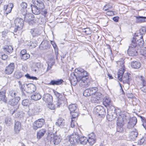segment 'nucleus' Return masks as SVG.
Returning a JSON list of instances; mask_svg holds the SVG:
<instances>
[{"label":"nucleus","mask_w":146,"mask_h":146,"mask_svg":"<svg viewBox=\"0 0 146 146\" xmlns=\"http://www.w3.org/2000/svg\"><path fill=\"white\" fill-rule=\"evenodd\" d=\"M118 115L117 119V131L121 132L123 131V126L124 125L123 118L120 115Z\"/></svg>","instance_id":"7"},{"label":"nucleus","mask_w":146,"mask_h":146,"mask_svg":"<svg viewBox=\"0 0 146 146\" xmlns=\"http://www.w3.org/2000/svg\"><path fill=\"white\" fill-rule=\"evenodd\" d=\"M50 45L47 40L43 41L39 46V48L42 50L47 49L50 48Z\"/></svg>","instance_id":"19"},{"label":"nucleus","mask_w":146,"mask_h":146,"mask_svg":"<svg viewBox=\"0 0 146 146\" xmlns=\"http://www.w3.org/2000/svg\"><path fill=\"white\" fill-rule=\"evenodd\" d=\"M24 16V18L25 21L27 22H29L32 20V15L30 14L26 13L25 15H22Z\"/></svg>","instance_id":"34"},{"label":"nucleus","mask_w":146,"mask_h":146,"mask_svg":"<svg viewBox=\"0 0 146 146\" xmlns=\"http://www.w3.org/2000/svg\"><path fill=\"white\" fill-rule=\"evenodd\" d=\"M48 107L51 110H54L55 108L54 105L52 103L48 104Z\"/></svg>","instance_id":"58"},{"label":"nucleus","mask_w":146,"mask_h":146,"mask_svg":"<svg viewBox=\"0 0 146 146\" xmlns=\"http://www.w3.org/2000/svg\"><path fill=\"white\" fill-rule=\"evenodd\" d=\"M68 108L70 113H72V112L78 111L77 109V105L75 104L70 105L69 106Z\"/></svg>","instance_id":"32"},{"label":"nucleus","mask_w":146,"mask_h":146,"mask_svg":"<svg viewBox=\"0 0 146 146\" xmlns=\"http://www.w3.org/2000/svg\"><path fill=\"white\" fill-rule=\"evenodd\" d=\"M27 4L25 2H23L21 4V13L22 15H25L27 12Z\"/></svg>","instance_id":"21"},{"label":"nucleus","mask_w":146,"mask_h":146,"mask_svg":"<svg viewBox=\"0 0 146 146\" xmlns=\"http://www.w3.org/2000/svg\"><path fill=\"white\" fill-rule=\"evenodd\" d=\"M32 13L35 15H38L41 13V10L44 8L43 3L39 0L35 1L31 5Z\"/></svg>","instance_id":"1"},{"label":"nucleus","mask_w":146,"mask_h":146,"mask_svg":"<svg viewBox=\"0 0 146 146\" xmlns=\"http://www.w3.org/2000/svg\"><path fill=\"white\" fill-rule=\"evenodd\" d=\"M46 130L45 129H40L37 133L36 138L39 140L44 136L46 132Z\"/></svg>","instance_id":"22"},{"label":"nucleus","mask_w":146,"mask_h":146,"mask_svg":"<svg viewBox=\"0 0 146 146\" xmlns=\"http://www.w3.org/2000/svg\"><path fill=\"white\" fill-rule=\"evenodd\" d=\"M72 116V119L74 118H75L76 117H77L79 115V113L78 112V111H75L74 112H72V113H71Z\"/></svg>","instance_id":"51"},{"label":"nucleus","mask_w":146,"mask_h":146,"mask_svg":"<svg viewBox=\"0 0 146 146\" xmlns=\"http://www.w3.org/2000/svg\"><path fill=\"white\" fill-rule=\"evenodd\" d=\"M85 29L84 31L85 34L87 35H89L91 34V31L89 28H86V29Z\"/></svg>","instance_id":"57"},{"label":"nucleus","mask_w":146,"mask_h":146,"mask_svg":"<svg viewBox=\"0 0 146 146\" xmlns=\"http://www.w3.org/2000/svg\"><path fill=\"white\" fill-rule=\"evenodd\" d=\"M22 105L24 106H27L29 104V100L27 99L24 100L22 102Z\"/></svg>","instance_id":"56"},{"label":"nucleus","mask_w":146,"mask_h":146,"mask_svg":"<svg viewBox=\"0 0 146 146\" xmlns=\"http://www.w3.org/2000/svg\"><path fill=\"white\" fill-rule=\"evenodd\" d=\"M146 32V27H141L140 29L138 31L137 33L138 34L141 35H144Z\"/></svg>","instance_id":"40"},{"label":"nucleus","mask_w":146,"mask_h":146,"mask_svg":"<svg viewBox=\"0 0 146 146\" xmlns=\"http://www.w3.org/2000/svg\"><path fill=\"white\" fill-rule=\"evenodd\" d=\"M52 129L50 130V131L49 132V130L48 129V134L46 139L48 141V144L53 143L55 145H57L60 142L61 139L59 136L54 135L53 134L52 132L53 128H52Z\"/></svg>","instance_id":"2"},{"label":"nucleus","mask_w":146,"mask_h":146,"mask_svg":"<svg viewBox=\"0 0 146 146\" xmlns=\"http://www.w3.org/2000/svg\"><path fill=\"white\" fill-rule=\"evenodd\" d=\"M83 94L85 97H88L91 95L89 88L86 89L84 91Z\"/></svg>","instance_id":"48"},{"label":"nucleus","mask_w":146,"mask_h":146,"mask_svg":"<svg viewBox=\"0 0 146 146\" xmlns=\"http://www.w3.org/2000/svg\"><path fill=\"white\" fill-rule=\"evenodd\" d=\"M64 103V101L61 100V99L58 100L57 103V107H59L61 106L62 104V103Z\"/></svg>","instance_id":"55"},{"label":"nucleus","mask_w":146,"mask_h":146,"mask_svg":"<svg viewBox=\"0 0 146 146\" xmlns=\"http://www.w3.org/2000/svg\"><path fill=\"white\" fill-rule=\"evenodd\" d=\"M24 85H26L27 87L26 92L29 93L31 94L34 92L36 90L35 86L33 84H25Z\"/></svg>","instance_id":"15"},{"label":"nucleus","mask_w":146,"mask_h":146,"mask_svg":"<svg viewBox=\"0 0 146 146\" xmlns=\"http://www.w3.org/2000/svg\"><path fill=\"white\" fill-rule=\"evenodd\" d=\"M15 68L14 64L11 63L6 67L4 72L8 75L11 74L13 72Z\"/></svg>","instance_id":"13"},{"label":"nucleus","mask_w":146,"mask_h":146,"mask_svg":"<svg viewBox=\"0 0 146 146\" xmlns=\"http://www.w3.org/2000/svg\"><path fill=\"white\" fill-rule=\"evenodd\" d=\"M135 36H134L132 40H133V39L135 40V42H134V43H135V41H137V40H139L140 39H141V38H143V36L142 35H141L139 34H138L137 33H135Z\"/></svg>","instance_id":"42"},{"label":"nucleus","mask_w":146,"mask_h":146,"mask_svg":"<svg viewBox=\"0 0 146 146\" xmlns=\"http://www.w3.org/2000/svg\"><path fill=\"white\" fill-rule=\"evenodd\" d=\"M14 125V130L17 133H18L20 130L21 128V124L20 122L16 121Z\"/></svg>","instance_id":"28"},{"label":"nucleus","mask_w":146,"mask_h":146,"mask_svg":"<svg viewBox=\"0 0 146 146\" xmlns=\"http://www.w3.org/2000/svg\"><path fill=\"white\" fill-rule=\"evenodd\" d=\"M139 78L141 80V83L143 86H146V80L145 78L142 76H140Z\"/></svg>","instance_id":"47"},{"label":"nucleus","mask_w":146,"mask_h":146,"mask_svg":"<svg viewBox=\"0 0 146 146\" xmlns=\"http://www.w3.org/2000/svg\"><path fill=\"white\" fill-rule=\"evenodd\" d=\"M2 50L0 51V58L3 60H6L8 57L7 55H6Z\"/></svg>","instance_id":"44"},{"label":"nucleus","mask_w":146,"mask_h":146,"mask_svg":"<svg viewBox=\"0 0 146 146\" xmlns=\"http://www.w3.org/2000/svg\"><path fill=\"white\" fill-rule=\"evenodd\" d=\"M42 99L47 104L52 103L53 101L52 96L50 94H44Z\"/></svg>","instance_id":"18"},{"label":"nucleus","mask_w":146,"mask_h":146,"mask_svg":"<svg viewBox=\"0 0 146 146\" xmlns=\"http://www.w3.org/2000/svg\"><path fill=\"white\" fill-rule=\"evenodd\" d=\"M138 135V133L137 131L135 130V131H133L131 132L130 136L131 138L135 139L137 137Z\"/></svg>","instance_id":"38"},{"label":"nucleus","mask_w":146,"mask_h":146,"mask_svg":"<svg viewBox=\"0 0 146 146\" xmlns=\"http://www.w3.org/2000/svg\"><path fill=\"white\" fill-rule=\"evenodd\" d=\"M4 52L7 54H9L13 52V49L11 46L5 45L3 48Z\"/></svg>","instance_id":"24"},{"label":"nucleus","mask_w":146,"mask_h":146,"mask_svg":"<svg viewBox=\"0 0 146 146\" xmlns=\"http://www.w3.org/2000/svg\"><path fill=\"white\" fill-rule=\"evenodd\" d=\"M20 100V98L19 96H16L14 98L10 99L8 102V104L12 106H15L16 109H17L18 108L17 105L19 101Z\"/></svg>","instance_id":"11"},{"label":"nucleus","mask_w":146,"mask_h":146,"mask_svg":"<svg viewBox=\"0 0 146 146\" xmlns=\"http://www.w3.org/2000/svg\"><path fill=\"white\" fill-rule=\"evenodd\" d=\"M89 74L86 71H84L81 74V75L80 76V78H84V79H89L88 78V75Z\"/></svg>","instance_id":"41"},{"label":"nucleus","mask_w":146,"mask_h":146,"mask_svg":"<svg viewBox=\"0 0 146 146\" xmlns=\"http://www.w3.org/2000/svg\"><path fill=\"white\" fill-rule=\"evenodd\" d=\"M106 115V112L105 110L102 108L101 110L100 111L98 114V115L100 116V117H104Z\"/></svg>","instance_id":"49"},{"label":"nucleus","mask_w":146,"mask_h":146,"mask_svg":"<svg viewBox=\"0 0 146 146\" xmlns=\"http://www.w3.org/2000/svg\"><path fill=\"white\" fill-rule=\"evenodd\" d=\"M106 14L108 16H113L115 15L113 11H108L106 12Z\"/></svg>","instance_id":"59"},{"label":"nucleus","mask_w":146,"mask_h":146,"mask_svg":"<svg viewBox=\"0 0 146 146\" xmlns=\"http://www.w3.org/2000/svg\"><path fill=\"white\" fill-rule=\"evenodd\" d=\"M13 7V4L11 3H9L7 6H4V9H5L6 11V14H8L11 12Z\"/></svg>","instance_id":"26"},{"label":"nucleus","mask_w":146,"mask_h":146,"mask_svg":"<svg viewBox=\"0 0 146 146\" xmlns=\"http://www.w3.org/2000/svg\"><path fill=\"white\" fill-rule=\"evenodd\" d=\"M14 22L15 27L14 31L16 33L20 31L23 28L24 25V21L22 19L17 17L15 20Z\"/></svg>","instance_id":"5"},{"label":"nucleus","mask_w":146,"mask_h":146,"mask_svg":"<svg viewBox=\"0 0 146 146\" xmlns=\"http://www.w3.org/2000/svg\"><path fill=\"white\" fill-rule=\"evenodd\" d=\"M5 122L7 126H9L13 124V120L9 116H7L5 118Z\"/></svg>","instance_id":"30"},{"label":"nucleus","mask_w":146,"mask_h":146,"mask_svg":"<svg viewBox=\"0 0 146 146\" xmlns=\"http://www.w3.org/2000/svg\"><path fill=\"white\" fill-rule=\"evenodd\" d=\"M31 98L32 99L37 101L40 99L41 98V96L39 93H35L31 95Z\"/></svg>","instance_id":"33"},{"label":"nucleus","mask_w":146,"mask_h":146,"mask_svg":"<svg viewBox=\"0 0 146 146\" xmlns=\"http://www.w3.org/2000/svg\"><path fill=\"white\" fill-rule=\"evenodd\" d=\"M119 17L118 16L115 17H113L112 19L115 22H117L118 21Z\"/></svg>","instance_id":"64"},{"label":"nucleus","mask_w":146,"mask_h":146,"mask_svg":"<svg viewBox=\"0 0 146 146\" xmlns=\"http://www.w3.org/2000/svg\"><path fill=\"white\" fill-rule=\"evenodd\" d=\"M70 80H69L70 82L72 85L73 86H75L76 84L78 82H79L80 77H77L75 73L72 72L70 74Z\"/></svg>","instance_id":"10"},{"label":"nucleus","mask_w":146,"mask_h":146,"mask_svg":"<svg viewBox=\"0 0 146 146\" xmlns=\"http://www.w3.org/2000/svg\"><path fill=\"white\" fill-rule=\"evenodd\" d=\"M80 136L77 132H74L69 137V141L70 143L73 145L79 144Z\"/></svg>","instance_id":"6"},{"label":"nucleus","mask_w":146,"mask_h":146,"mask_svg":"<svg viewBox=\"0 0 146 146\" xmlns=\"http://www.w3.org/2000/svg\"><path fill=\"white\" fill-rule=\"evenodd\" d=\"M141 90L143 92L146 93V86H143Z\"/></svg>","instance_id":"62"},{"label":"nucleus","mask_w":146,"mask_h":146,"mask_svg":"<svg viewBox=\"0 0 146 146\" xmlns=\"http://www.w3.org/2000/svg\"><path fill=\"white\" fill-rule=\"evenodd\" d=\"M39 109H38L36 107H35L33 109L30 110L28 112V114L30 116H33L38 114L40 111Z\"/></svg>","instance_id":"23"},{"label":"nucleus","mask_w":146,"mask_h":146,"mask_svg":"<svg viewBox=\"0 0 146 146\" xmlns=\"http://www.w3.org/2000/svg\"><path fill=\"white\" fill-rule=\"evenodd\" d=\"M23 76V75L22 73L19 71L15 72L14 75V77L17 79L20 78Z\"/></svg>","instance_id":"46"},{"label":"nucleus","mask_w":146,"mask_h":146,"mask_svg":"<svg viewBox=\"0 0 146 146\" xmlns=\"http://www.w3.org/2000/svg\"><path fill=\"white\" fill-rule=\"evenodd\" d=\"M119 113H121L119 109H115L113 106H110L108 110L107 118L109 121L111 120L116 118Z\"/></svg>","instance_id":"3"},{"label":"nucleus","mask_w":146,"mask_h":146,"mask_svg":"<svg viewBox=\"0 0 146 146\" xmlns=\"http://www.w3.org/2000/svg\"><path fill=\"white\" fill-rule=\"evenodd\" d=\"M136 18V22L138 23H140L144 22L145 21V19H146V17L142 16H135Z\"/></svg>","instance_id":"37"},{"label":"nucleus","mask_w":146,"mask_h":146,"mask_svg":"<svg viewBox=\"0 0 146 146\" xmlns=\"http://www.w3.org/2000/svg\"><path fill=\"white\" fill-rule=\"evenodd\" d=\"M79 85L83 88L88 87L90 84V80L89 79H84V78H80L79 80Z\"/></svg>","instance_id":"12"},{"label":"nucleus","mask_w":146,"mask_h":146,"mask_svg":"<svg viewBox=\"0 0 146 146\" xmlns=\"http://www.w3.org/2000/svg\"><path fill=\"white\" fill-rule=\"evenodd\" d=\"M37 45V41L36 40H33L31 41L30 46L33 48L35 47Z\"/></svg>","instance_id":"54"},{"label":"nucleus","mask_w":146,"mask_h":146,"mask_svg":"<svg viewBox=\"0 0 146 146\" xmlns=\"http://www.w3.org/2000/svg\"><path fill=\"white\" fill-rule=\"evenodd\" d=\"M124 60L123 58L120 59L119 60L117 61V64L119 66H120L121 68H125L124 63Z\"/></svg>","instance_id":"43"},{"label":"nucleus","mask_w":146,"mask_h":146,"mask_svg":"<svg viewBox=\"0 0 146 146\" xmlns=\"http://www.w3.org/2000/svg\"><path fill=\"white\" fill-rule=\"evenodd\" d=\"M137 122V119L135 117H133L130 119L129 122L128 123L127 127L128 129L133 128Z\"/></svg>","instance_id":"17"},{"label":"nucleus","mask_w":146,"mask_h":146,"mask_svg":"<svg viewBox=\"0 0 146 146\" xmlns=\"http://www.w3.org/2000/svg\"><path fill=\"white\" fill-rule=\"evenodd\" d=\"M30 57V55L27 53L21 56V57L22 59L24 60H26L29 58Z\"/></svg>","instance_id":"52"},{"label":"nucleus","mask_w":146,"mask_h":146,"mask_svg":"<svg viewBox=\"0 0 146 146\" xmlns=\"http://www.w3.org/2000/svg\"><path fill=\"white\" fill-rule=\"evenodd\" d=\"M62 121L61 119V118H59V119H58L57 122H56V124H57L58 125L60 126V125H62H62H63V123H62Z\"/></svg>","instance_id":"60"},{"label":"nucleus","mask_w":146,"mask_h":146,"mask_svg":"<svg viewBox=\"0 0 146 146\" xmlns=\"http://www.w3.org/2000/svg\"><path fill=\"white\" fill-rule=\"evenodd\" d=\"M103 103L105 107H109L112 106V101L109 97H105L104 98Z\"/></svg>","instance_id":"20"},{"label":"nucleus","mask_w":146,"mask_h":146,"mask_svg":"<svg viewBox=\"0 0 146 146\" xmlns=\"http://www.w3.org/2000/svg\"><path fill=\"white\" fill-rule=\"evenodd\" d=\"M30 32L33 37L39 35L40 33L39 29L36 28L31 29Z\"/></svg>","instance_id":"29"},{"label":"nucleus","mask_w":146,"mask_h":146,"mask_svg":"<svg viewBox=\"0 0 146 146\" xmlns=\"http://www.w3.org/2000/svg\"><path fill=\"white\" fill-rule=\"evenodd\" d=\"M131 67L135 69H138L141 66L140 63L137 61H134L131 63Z\"/></svg>","instance_id":"31"},{"label":"nucleus","mask_w":146,"mask_h":146,"mask_svg":"<svg viewBox=\"0 0 146 146\" xmlns=\"http://www.w3.org/2000/svg\"><path fill=\"white\" fill-rule=\"evenodd\" d=\"M33 65L34 67H32V70L35 72L39 70L44 69V65L40 62H37L34 64Z\"/></svg>","instance_id":"16"},{"label":"nucleus","mask_w":146,"mask_h":146,"mask_svg":"<svg viewBox=\"0 0 146 146\" xmlns=\"http://www.w3.org/2000/svg\"><path fill=\"white\" fill-rule=\"evenodd\" d=\"M125 70V68H121L119 69L117 73L118 78L120 81H122V78L123 75Z\"/></svg>","instance_id":"27"},{"label":"nucleus","mask_w":146,"mask_h":146,"mask_svg":"<svg viewBox=\"0 0 146 146\" xmlns=\"http://www.w3.org/2000/svg\"><path fill=\"white\" fill-rule=\"evenodd\" d=\"M89 88L91 95H92V96L96 94V93L98 92H97L98 89L96 87H92Z\"/></svg>","instance_id":"39"},{"label":"nucleus","mask_w":146,"mask_h":146,"mask_svg":"<svg viewBox=\"0 0 146 146\" xmlns=\"http://www.w3.org/2000/svg\"><path fill=\"white\" fill-rule=\"evenodd\" d=\"M135 40L134 39L131 40V43L129 46V48L127 50V53L130 56H136L138 54L137 50L138 47L137 45L134 43Z\"/></svg>","instance_id":"4"},{"label":"nucleus","mask_w":146,"mask_h":146,"mask_svg":"<svg viewBox=\"0 0 146 146\" xmlns=\"http://www.w3.org/2000/svg\"><path fill=\"white\" fill-rule=\"evenodd\" d=\"M27 53L26 52V50H23L21 51L20 52V55L21 56H22L24 54H26Z\"/></svg>","instance_id":"63"},{"label":"nucleus","mask_w":146,"mask_h":146,"mask_svg":"<svg viewBox=\"0 0 146 146\" xmlns=\"http://www.w3.org/2000/svg\"><path fill=\"white\" fill-rule=\"evenodd\" d=\"M135 43L137 45V47H138V46L140 47H142L144 46V41L143 38L137 40L135 42Z\"/></svg>","instance_id":"36"},{"label":"nucleus","mask_w":146,"mask_h":146,"mask_svg":"<svg viewBox=\"0 0 146 146\" xmlns=\"http://www.w3.org/2000/svg\"><path fill=\"white\" fill-rule=\"evenodd\" d=\"M79 144L86 145L88 142L87 139L84 136L80 137Z\"/></svg>","instance_id":"35"},{"label":"nucleus","mask_w":146,"mask_h":146,"mask_svg":"<svg viewBox=\"0 0 146 146\" xmlns=\"http://www.w3.org/2000/svg\"><path fill=\"white\" fill-rule=\"evenodd\" d=\"M44 120L43 119H40L35 121L33 124V127L34 130H36L38 128L42 127L44 124Z\"/></svg>","instance_id":"9"},{"label":"nucleus","mask_w":146,"mask_h":146,"mask_svg":"<svg viewBox=\"0 0 146 146\" xmlns=\"http://www.w3.org/2000/svg\"><path fill=\"white\" fill-rule=\"evenodd\" d=\"M64 82L63 80L62 79H58L57 80H53L51 81L50 83L48 84L50 85H60Z\"/></svg>","instance_id":"25"},{"label":"nucleus","mask_w":146,"mask_h":146,"mask_svg":"<svg viewBox=\"0 0 146 146\" xmlns=\"http://www.w3.org/2000/svg\"><path fill=\"white\" fill-rule=\"evenodd\" d=\"M103 107L101 106H96L94 109V113H95L97 115H98V114L100 112V111L102 109Z\"/></svg>","instance_id":"45"},{"label":"nucleus","mask_w":146,"mask_h":146,"mask_svg":"<svg viewBox=\"0 0 146 146\" xmlns=\"http://www.w3.org/2000/svg\"><path fill=\"white\" fill-rule=\"evenodd\" d=\"M95 138V135L93 133H92L88 135V138Z\"/></svg>","instance_id":"61"},{"label":"nucleus","mask_w":146,"mask_h":146,"mask_svg":"<svg viewBox=\"0 0 146 146\" xmlns=\"http://www.w3.org/2000/svg\"><path fill=\"white\" fill-rule=\"evenodd\" d=\"M131 74L128 73L124 74L122 78V81L124 83H127L129 85L130 84V81L131 80Z\"/></svg>","instance_id":"14"},{"label":"nucleus","mask_w":146,"mask_h":146,"mask_svg":"<svg viewBox=\"0 0 146 146\" xmlns=\"http://www.w3.org/2000/svg\"><path fill=\"white\" fill-rule=\"evenodd\" d=\"M95 138H88L87 139L88 142H89L90 145H93L95 142Z\"/></svg>","instance_id":"53"},{"label":"nucleus","mask_w":146,"mask_h":146,"mask_svg":"<svg viewBox=\"0 0 146 146\" xmlns=\"http://www.w3.org/2000/svg\"><path fill=\"white\" fill-rule=\"evenodd\" d=\"M17 93L15 91H11L9 92V96H11L12 98H14L16 96Z\"/></svg>","instance_id":"50"},{"label":"nucleus","mask_w":146,"mask_h":146,"mask_svg":"<svg viewBox=\"0 0 146 146\" xmlns=\"http://www.w3.org/2000/svg\"><path fill=\"white\" fill-rule=\"evenodd\" d=\"M102 97L103 95L100 92H98L91 97V100L93 103L99 104L102 99Z\"/></svg>","instance_id":"8"}]
</instances>
